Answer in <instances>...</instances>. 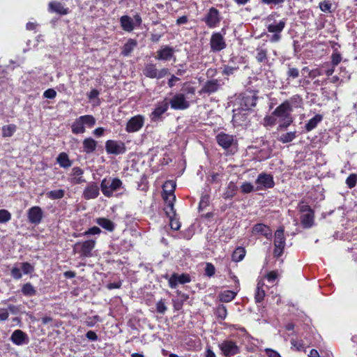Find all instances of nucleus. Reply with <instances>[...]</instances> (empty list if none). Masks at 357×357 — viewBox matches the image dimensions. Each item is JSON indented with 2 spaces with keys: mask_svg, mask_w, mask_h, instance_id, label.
Masks as SVG:
<instances>
[{
  "mask_svg": "<svg viewBox=\"0 0 357 357\" xmlns=\"http://www.w3.org/2000/svg\"><path fill=\"white\" fill-rule=\"evenodd\" d=\"M284 102H287L289 103V107L291 111L293 107H301L303 105V99L301 96L298 94L291 96L289 100H285Z\"/></svg>",
  "mask_w": 357,
  "mask_h": 357,
  "instance_id": "40",
  "label": "nucleus"
},
{
  "mask_svg": "<svg viewBox=\"0 0 357 357\" xmlns=\"http://www.w3.org/2000/svg\"><path fill=\"white\" fill-rule=\"evenodd\" d=\"M48 11L61 15H65L69 13L70 10L68 8L65 7L61 3L53 1H50L48 4Z\"/></svg>",
  "mask_w": 357,
  "mask_h": 357,
  "instance_id": "25",
  "label": "nucleus"
},
{
  "mask_svg": "<svg viewBox=\"0 0 357 357\" xmlns=\"http://www.w3.org/2000/svg\"><path fill=\"white\" fill-rule=\"evenodd\" d=\"M258 96L252 91H246L241 94L238 99L237 105L238 107L233 109V121H238L242 119L243 112L251 110L257 105Z\"/></svg>",
  "mask_w": 357,
  "mask_h": 357,
  "instance_id": "1",
  "label": "nucleus"
},
{
  "mask_svg": "<svg viewBox=\"0 0 357 357\" xmlns=\"http://www.w3.org/2000/svg\"><path fill=\"white\" fill-rule=\"evenodd\" d=\"M21 268L24 274H30L34 271L33 266L28 262L22 263Z\"/></svg>",
  "mask_w": 357,
  "mask_h": 357,
  "instance_id": "55",
  "label": "nucleus"
},
{
  "mask_svg": "<svg viewBox=\"0 0 357 357\" xmlns=\"http://www.w3.org/2000/svg\"><path fill=\"white\" fill-rule=\"evenodd\" d=\"M180 94H184L186 98H190V96H192L195 94V88L192 86L189 82H185L183 84Z\"/></svg>",
  "mask_w": 357,
  "mask_h": 357,
  "instance_id": "38",
  "label": "nucleus"
},
{
  "mask_svg": "<svg viewBox=\"0 0 357 357\" xmlns=\"http://www.w3.org/2000/svg\"><path fill=\"white\" fill-rule=\"evenodd\" d=\"M291 109L287 102H284L275 108L273 114L282 119H286L291 116Z\"/></svg>",
  "mask_w": 357,
  "mask_h": 357,
  "instance_id": "24",
  "label": "nucleus"
},
{
  "mask_svg": "<svg viewBox=\"0 0 357 357\" xmlns=\"http://www.w3.org/2000/svg\"><path fill=\"white\" fill-rule=\"evenodd\" d=\"M144 123V117L143 116H135L127 122L126 130L128 132H137L143 127Z\"/></svg>",
  "mask_w": 357,
  "mask_h": 357,
  "instance_id": "17",
  "label": "nucleus"
},
{
  "mask_svg": "<svg viewBox=\"0 0 357 357\" xmlns=\"http://www.w3.org/2000/svg\"><path fill=\"white\" fill-rule=\"evenodd\" d=\"M342 60V56L339 53H333L331 55V62L333 66L338 65Z\"/></svg>",
  "mask_w": 357,
  "mask_h": 357,
  "instance_id": "64",
  "label": "nucleus"
},
{
  "mask_svg": "<svg viewBox=\"0 0 357 357\" xmlns=\"http://www.w3.org/2000/svg\"><path fill=\"white\" fill-rule=\"evenodd\" d=\"M332 3L329 1L324 0L319 3V8L324 13H331Z\"/></svg>",
  "mask_w": 357,
  "mask_h": 357,
  "instance_id": "51",
  "label": "nucleus"
},
{
  "mask_svg": "<svg viewBox=\"0 0 357 357\" xmlns=\"http://www.w3.org/2000/svg\"><path fill=\"white\" fill-rule=\"evenodd\" d=\"M170 220V227L172 229L178 230L181 227L180 222L174 217L169 218Z\"/></svg>",
  "mask_w": 357,
  "mask_h": 357,
  "instance_id": "63",
  "label": "nucleus"
},
{
  "mask_svg": "<svg viewBox=\"0 0 357 357\" xmlns=\"http://www.w3.org/2000/svg\"><path fill=\"white\" fill-rule=\"evenodd\" d=\"M175 188L176 183L173 181H166L163 186L164 193L167 195L164 197L167 204L165 211L169 218L174 217L176 215V211L174 208V204L176 200V197L174 194Z\"/></svg>",
  "mask_w": 357,
  "mask_h": 357,
  "instance_id": "3",
  "label": "nucleus"
},
{
  "mask_svg": "<svg viewBox=\"0 0 357 357\" xmlns=\"http://www.w3.org/2000/svg\"><path fill=\"white\" fill-rule=\"evenodd\" d=\"M287 79L297 78L299 76V70L296 68H292L289 66L288 70L287 72Z\"/></svg>",
  "mask_w": 357,
  "mask_h": 357,
  "instance_id": "53",
  "label": "nucleus"
},
{
  "mask_svg": "<svg viewBox=\"0 0 357 357\" xmlns=\"http://www.w3.org/2000/svg\"><path fill=\"white\" fill-rule=\"evenodd\" d=\"M222 68H223V70H222V74L223 75L229 76V75H234V73L237 70H238V66H231V64L228 63L227 65H224Z\"/></svg>",
  "mask_w": 357,
  "mask_h": 357,
  "instance_id": "46",
  "label": "nucleus"
},
{
  "mask_svg": "<svg viewBox=\"0 0 357 357\" xmlns=\"http://www.w3.org/2000/svg\"><path fill=\"white\" fill-rule=\"evenodd\" d=\"M190 282V278L188 274H178L174 273L169 279V285L171 288L174 289L176 287L178 284H185Z\"/></svg>",
  "mask_w": 357,
  "mask_h": 357,
  "instance_id": "23",
  "label": "nucleus"
},
{
  "mask_svg": "<svg viewBox=\"0 0 357 357\" xmlns=\"http://www.w3.org/2000/svg\"><path fill=\"white\" fill-rule=\"evenodd\" d=\"M97 145L98 142L92 137L85 138L82 142L83 152L91 154L96 150Z\"/></svg>",
  "mask_w": 357,
  "mask_h": 357,
  "instance_id": "27",
  "label": "nucleus"
},
{
  "mask_svg": "<svg viewBox=\"0 0 357 357\" xmlns=\"http://www.w3.org/2000/svg\"><path fill=\"white\" fill-rule=\"evenodd\" d=\"M168 108L169 102L167 100L158 102L151 114V120L153 121H157L160 119L162 115L167 111Z\"/></svg>",
  "mask_w": 357,
  "mask_h": 357,
  "instance_id": "21",
  "label": "nucleus"
},
{
  "mask_svg": "<svg viewBox=\"0 0 357 357\" xmlns=\"http://www.w3.org/2000/svg\"><path fill=\"white\" fill-rule=\"evenodd\" d=\"M252 233L259 234L265 236L267 239H271L272 237V231L270 227L261 223H258L254 225L252 228Z\"/></svg>",
  "mask_w": 357,
  "mask_h": 357,
  "instance_id": "26",
  "label": "nucleus"
},
{
  "mask_svg": "<svg viewBox=\"0 0 357 357\" xmlns=\"http://www.w3.org/2000/svg\"><path fill=\"white\" fill-rule=\"evenodd\" d=\"M238 291V289L235 291L225 290L219 294V298L221 302L228 303L233 301Z\"/></svg>",
  "mask_w": 357,
  "mask_h": 357,
  "instance_id": "36",
  "label": "nucleus"
},
{
  "mask_svg": "<svg viewBox=\"0 0 357 357\" xmlns=\"http://www.w3.org/2000/svg\"><path fill=\"white\" fill-rule=\"evenodd\" d=\"M167 306L165 305V301L161 299L156 303V311L160 314H165L167 311Z\"/></svg>",
  "mask_w": 357,
  "mask_h": 357,
  "instance_id": "54",
  "label": "nucleus"
},
{
  "mask_svg": "<svg viewBox=\"0 0 357 357\" xmlns=\"http://www.w3.org/2000/svg\"><path fill=\"white\" fill-rule=\"evenodd\" d=\"M96 222L108 231H113L115 229V224L105 218H98L96 220Z\"/></svg>",
  "mask_w": 357,
  "mask_h": 357,
  "instance_id": "33",
  "label": "nucleus"
},
{
  "mask_svg": "<svg viewBox=\"0 0 357 357\" xmlns=\"http://www.w3.org/2000/svg\"><path fill=\"white\" fill-rule=\"evenodd\" d=\"M246 254L245 249L243 247L236 248L231 255V259L234 261L238 262L242 261Z\"/></svg>",
  "mask_w": 357,
  "mask_h": 357,
  "instance_id": "39",
  "label": "nucleus"
},
{
  "mask_svg": "<svg viewBox=\"0 0 357 357\" xmlns=\"http://www.w3.org/2000/svg\"><path fill=\"white\" fill-rule=\"evenodd\" d=\"M326 68L324 66L321 68H316L314 70H311L309 71V77L312 79H314L317 77L321 76L324 75V68Z\"/></svg>",
  "mask_w": 357,
  "mask_h": 357,
  "instance_id": "52",
  "label": "nucleus"
},
{
  "mask_svg": "<svg viewBox=\"0 0 357 357\" xmlns=\"http://www.w3.org/2000/svg\"><path fill=\"white\" fill-rule=\"evenodd\" d=\"M276 13H273L267 16L266 21L268 24L267 30L273 34L270 38V41L272 43H277L281 38V32L284 29L286 24V20L282 19L278 23L275 21V16Z\"/></svg>",
  "mask_w": 357,
  "mask_h": 357,
  "instance_id": "4",
  "label": "nucleus"
},
{
  "mask_svg": "<svg viewBox=\"0 0 357 357\" xmlns=\"http://www.w3.org/2000/svg\"><path fill=\"white\" fill-rule=\"evenodd\" d=\"M357 183V175L356 174H350L346 179V184L349 188H353Z\"/></svg>",
  "mask_w": 357,
  "mask_h": 357,
  "instance_id": "50",
  "label": "nucleus"
},
{
  "mask_svg": "<svg viewBox=\"0 0 357 357\" xmlns=\"http://www.w3.org/2000/svg\"><path fill=\"white\" fill-rule=\"evenodd\" d=\"M56 162L63 169H68L73 165V161L69 158L68 155L65 152L60 153L56 157Z\"/></svg>",
  "mask_w": 357,
  "mask_h": 357,
  "instance_id": "28",
  "label": "nucleus"
},
{
  "mask_svg": "<svg viewBox=\"0 0 357 357\" xmlns=\"http://www.w3.org/2000/svg\"><path fill=\"white\" fill-rule=\"evenodd\" d=\"M174 52L175 50L172 47L169 45H163L157 52L155 59L158 61H167L174 58V60L175 61L176 58L174 56Z\"/></svg>",
  "mask_w": 357,
  "mask_h": 357,
  "instance_id": "19",
  "label": "nucleus"
},
{
  "mask_svg": "<svg viewBox=\"0 0 357 357\" xmlns=\"http://www.w3.org/2000/svg\"><path fill=\"white\" fill-rule=\"evenodd\" d=\"M215 272V266L211 263H206L205 267V275L208 277H212Z\"/></svg>",
  "mask_w": 357,
  "mask_h": 357,
  "instance_id": "57",
  "label": "nucleus"
},
{
  "mask_svg": "<svg viewBox=\"0 0 357 357\" xmlns=\"http://www.w3.org/2000/svg\"><path fill=\"white\" fill-rule=\"evenodd\" d=\"M240 189L243 194H248L255 190L254 185L250 182L243 183Z\"/></svg>",
  "mask_w": 357,
  "mask_h": 357,
  "instance_id": "49",
  "label": "nucleus"
},
{
  "mask_svg": "<svg viewBox=\"0 0 357 357\" xmlns=\"http://www.w3.org/2000/svg\"><path fill=\"white\" fill-rule=\"evenodd\" d=\"M17 127L14 124L4 126L2 128V136L3 137H11L16 131Z\"/></svg>",
  "mask_w": 357,
  "mask_h": 357,
  "instance_id": "45",
  "label": "nucleus"
},
{
  "mask_svg": "<svg viewBox=\"0 0 357 357\" xmlns=\"http://www.w3.org/2000/svg\"><path fill=\"white\" fill-rule=\"evenodd\" d=\"M274 246L282 248L285 247V238L284 236L283 227L278 228L275 233Z\"/></svg>",
  "mask_w": 357,
  "mask_h": 357,
  "instance_id": "31",
  "label": "nucleus"
},
{
  "mask_svg": "<svg viewBox=\"0 0 357 357\" xmlns=\"http://www.w3.org/2000/svg\"><path fill=\"white\" fill-rule=\"evenodd\" d=\"M299 211L303 213H307L310 212L314 211L309 205L304 204L303 202H301L298 204V206Z\"/></svg>",
  "mask_w": 357,
  "mask_h": 357,
  "instance_id": "62",
  "label": "nucleus"
},
{
  "mask_svg": "<svg viewBox=\"0 0 357 357\" xmlns=\"http://www.w3.org/2000/svg\"><path fill=\"white\" fill-rule=\"evenodd\" d=\"M168 73L167 68H162L158 70L156 65L152 63H147L144 65L143 68V74L151 79H162Z\"/></svg>",
  "mask_w": 357,
  "mask_h": 357,
  "instance_id": "10",
  "label": "nucleus"
},
{
  "mask_svg": "<svg viewBox=\"0 0 357 357\" xmlns=\"http://www.w3.org/2000/svg\"><path fill=\"white\" fill-rule=\"evenodd\" d=\"M11 342L17 346L26 344L29 343V337L26 333L22 330L17 329L13 332L10 336Z\"/></svg>",
  "mask_w": 357,
  "mask_h": 357,
  "instance_id": "22",
  "label": "nucleus"
},
{
  "mask_svg": "<svg viewBox=\"0 0 357 357\" xmlns=\"http://www.w3.org/2000/svg\"><path fill=\"white\" fill-rule=\"evenodd\" d=\"M221 80L213 79L207 80L202 86L200 93L212 94L217 92L221 87Z\"/></svg>",
  "mask_w": 357,
  "mask_h": 357,
  "instance_id": "20",
  "label": "nucleus"
},
{
  "mask_svg": "<svg viewBox=\"0 0 357 357\" xmlns=\"http://www.w3.org/2000/svg\"><path fill=\"white\" fill-rule=\"evenodd\" d=\"M296 137V132H289L284 134H282L278 137V141L280 142L285 144L292 142Z\"/></svg>",
  "mask_w": 357,
  "mask_h": 357,
  "instance_id": "43",
  "label": "nucleus"
},
{
  "mask_svg": "<svg viewBox=\"0 0 357 357\" xmlns=\"http://www.w3.org/2000/svg\"><path fill=\"white\" fill-rule=\"evenodd\" d=\"M221 20L222 16L220 11L214 7L210 8L202 20L209 29L219 26Z\"/></svg>",
  "mask_w": 357,
  "mask_h": 357,
  "instance_id": "9",
  "label": "nucleus"
},
{
  "mask_svg": "<svg viewBox=\"0 0 357 357\" xmlns=\"http://www.w3.org/2000/svg\"><path fill=\"white\" fill-rule=\"evenodd\" d=\"M323 120L321 114H316L314 117L310 119L305 126V129L307 132H310L314 129L317 125Z\"/></svg>",
  "mask_w": 357,
  "mask_h": 357,
  "instance_id": "35",
  "label": "nucleus"
},
{
  "mask_svg": "<svg viewBox=\"0 0 357 357\" xmlns=\"http://www.w3.org/2000/svg\"><path fill=\"white\" fill-rule=\"evenodd\" d=\"M124 189L123 182L119 178L107 177L100 182V190L106 197H112L115 192Z\"/></svg>",
  "mask_w": 357,
  "mask_h": 357,
  "instance_id": "2",
  "label": "nucleus"
},
{
  "mask_svg": "<svg viewBox=\"0 0 357 357\" xmlns=\"http://www.w3.org/2000/svg\"><path fill=\"white\" fill-rule=\"evenodd\" d=\"M65 195V190L63 189L50 190L46 193L47 198L55 200L62 199Z\"/></svg>",
  "mask_w": 357,
  "mask_h": 357,
  "instance_id": "42",
  "label": "nucleus"
},
{
  "mask_svg": "<svg viewBox=\"0 0 357 357\" xmlns=\"http://www.w3.org/2000/svg\"><path fill=\"white\" fill-rule=\"evenodd\" d=\"M255 183L257 185L255 191L273 188L275 185L273 176L270 174L264 172L258 175Z\"/></svg>",
  "mask_w": 357,
  "mask_h": 357,
  "instance_id": "12",
  "label": "nucleus"
},
{
  "mask_svg": "<svg viewBox=\"0 0 357 357\" xmlns=\"http://www.w3.org/2000/svg\"><path fill=\"white\" fill-rule=\"evenodd\" d=\"M137 40L132 38H129L127 42L124 44L121 50V55L123 56H128L130 55L132 52L137 47Z\"/></svg>",
  "mask_w": 357,
  "mask_h": 357,
  "instance_id": "29",
  "label": "nucleus"
},
{
  "mask_svg": "<svg viewBox=\"0 0 357 357\" xmlns=\"http://www.w3.org/2000/svg\"><path fill=\"white\" fill-rule=\"evenodd\" d=\"M218 348L221 351V354L225 357H231L241 353V347L237 342L226 339L218 343Z\"/></svg>",
  "mask_w": 357,
  "mask_h": 357,
  "instance_id": "7",
  "label": "nucleus"
},
{
  "mask_svg": "<svg viewBox=\"0 0 357 357\" xmlns=\"http://www.w3.org/2000/svg\"><path fill=\"white\" fill-rule=\"evenodd\" d=\"M314 211L310 213L308 212L307 213H304L303 215H302L301 217V222L302 227L305 229L312 227L314 225Z\"/></svg>",
  "mask_w": 357,
  "mask_h": 357,
  "instance_id": "30",
  "label": "nucleus"
},
{
  "mask_svg": "<svg viewBox=\"0 0 357 357\" xmlns=\"http://www.w3.org/2000/svg\"><path fill=\"white\" fill-rule=\"evenodd\" d=\"M100 185L94 181L87 183L82 192V197L84 199H94L100 195Z\"/></svg>",
  "mask_w": 357,
  "mask_h": 357,
  "instance_id": "15",
  "label": "nucleus"
},
{
  "mask_svg": "<svg viewBox=\"0 0 357 357\" xmlns=\"http://www.w3.org/2000/svg\"><path fill=\"white\" fill-rule=\"evenodd\" d=\"M278 277V273L277 271H270L266 275L267 280L271 283L275 282V280H277Z\"/></svg>",
  "mask_w": 357,
  "mask_h": 357,
  "instance_id": "60",
  "label": "nucleus"
},
{
  "mask_svg": "<svg viewBox=\"0 0 357 357\" xmlns=\"http://www.w3.org/2000/svg\"><path fill=\"white\" fill-rule=\"evenodd\" d=\"M209 204V197L208 195H203L199 204V211L205 208Z\"/></svg>",
  "mask_w": 357,
  "mask_h": 357,
  "instance_id": "59",
  "label": "nucleus"
},
{
  "mask_svg": "<svg viewBox=\"0 0 357 357\" xmlns=\"http://www.w3.org/2000/svg\"><path fill=\"white\" fill-rule=\"evenodd\" d=\"M264 282H259L255 293V299L257 303H261L265 296V291L263 289Z\"/></svg>",
  "mask_w": 357,
  "mask_h": 357,
  "instance_id": "41",
  "label": "nucleus"
},
{
  "mask_svg": "<svg viewBox=\"0 0 357 357\" xmlns=\"http://www.w3.org/2000/svg\"><path fill=\"white\" fill-rule=\"evenodd\" d=\"M101 231H102L99 227L94 226V227L89 228L86 231H85L83 233V235L84 236L98 235L101 233Z\"/></svg>",
  "mask_w": 357,
  "mask_h": 357,
  "instance_id": "56",
  "label": "nucleus"
},
{
  "mask_svg": "<svg viewBox=\"0 0 357 357\" xmlns=\"http://www.w3.org/2000/svg\"><path fill=\"white\" fill-rule=\"evenodd\" d=\"M120 23L122 29L127 31L131 32L134 29V23L132 19L128 15H123L120 18Z\"/></svg>",
  "mask_w": 357,
  "mask_h": 357,
  "instance_id": "32",
  "label": "nucleus"
},
{
  "mask_svg": "<svg viewBox=\"0 0 357 357\" xmlns=\"http://www.w3.org/2000/svg\"><path fill=\"white\" fill-rule=\"evenodd\" d=\"M225 31L222 29V32H213L210 38V48L212 52H219L227 47V43L224 37Z\"/></svg>",
  "mask_w": 357,
  "mask_h": 357,
  "instance_id": "8",
  "label": "nucleus"
},
{
  "mask_svg": "<svg viewBox=\"0 0 357 357\" xmlns=\"http://www.w3.org/2000/svg\"><path fill=\"white\" fill-rule=\"evenodd\" d=\"M168 102L171 108L174 110H184L188 109L190 105L186 96L179 93H175Z\"/></svg>",
  "mask_w": 357,
  "mask_h": 357,
  "instance_id": "14",
  "label": "nucleus"
},
{
  "mask_svg": "<svg viewBox=\"0 0 357 357\" xmlns=\"http://www.w3.org/2000/svg\"><path fill=\"white\" fill-rule=\"evenodd\" d=\"M216 142L218 144L225 150L236 149L237 146V141L235 137L223 132L216 135Z\"/></svg>",
  "mask_w": 357,
  "mask_h": 357,
  "instance_id": "11",
  "label": "nucleus"
},
{
  "mask_svg": "<svg viewBox=\"0 0 357 357\" xmlns=\"http://www.w3.org/2000/svg\"><path fill=\"white\" fill-rule=\"evenodd\" d=\"M68 181L72 185L86 183V179L84 178V170L79 167H74L69 174Z\"/></svg>",
  "mask_w": 357,
  "mask_h": 357,
  "instance_id": "18",
  "label": "nucleus"
},
{
  "mask_svg": "<svg viewBox=\"0 0 357 357\" xmlns=\"http://www.w3.org/2000/svg\"><path fill=\"white\" fill-rule=\"evenodd\" d=\"M43 96L48 99H54L56 96V92L54 89H48L44 91Z\"/></svg>",
  "mask_w": 357,
  "mask_h": 357,
  "instance_id": "61",
  "label": "nucleus"
},
{
  "mask_svg": "<svg viewBox=\"0 0 357 357\" xmlns=\"http://www.w3.org/2000/svg\"><path fill=\"white\" fill-rule=\"evenodd\" d=\"M27 218L31 224L38 225L43 220V211L40 206H32L27 211Z\"/></svg>",
  "mask_w": 357,
  "mask_h": 357,
  "instance_id": "16",
  "label": "nucleus"
},
{
  "mask_svg": "<svg viewBox=\"0 0 357 357\" xmlns=\"http://www.w3.org/2000/svg\"><path fill=\"white\" fill-rule=\"evenodd\" d=\"M215 314L216 316L224 320L227 314V308L224 305H219L215 310Z\"/></svg>",
  "mask_w": 357,
  "mask_h": 357,
  "instance_id": "47",
  "label": "nucleus"
},
{
  "mask_svg": "<svg viewBox=\"0 0 357 357\" xmlns=\"http://www.w3.org/2000/svg\"><path fill=\"white\" fill-rule=\"evenodd\" d=\"M267 54L268 51L266 49L262 47H258L256 49L255 59L259 63H267L268 62Z\"/></svg>",
  "mask_w": 357,
  "mask_h": 357,
  "instance_id": "37",
  "label": "nucleus"
},
{
  "mask_svg": "<svg viewBox=\"0 0 357 357\" xmlns=\"http://www.w3.org/2000/svg\"><path fill=\"white\" fill-rule=\"evenodd\" d=\"M96 123L95 117L90 114L80 116L71 125V131L75 135L83 134L86 128H91Z\"/></svg>",
  "mask_w": 357,
  "mask_h": 357,
  "instance_id": "5",
  "label": "nucleus"
},
{
  "mask_svg": "<svg viewBox=\"0 0 357 357\" xmlns=\"http://www.w3.org/2000/svg\"><path fill=\"white\" fill-rule=\"evenodd\" d=\"M243 63V58L237 56H232L229 61L228 63L231 64V66H238L239 65Z\"/></svg>",
  "mask_w": 357,
  "mask_h": 357,
  "instance_id": "58",
  "label": "nucleus"
},
{
  "mask_svg": "<svg viewBox=\"0 0 357 357\" xmlns=\"http://www.w3.org/2000/svg\"><path fill=\"white\" fill-rule=\"evenodd\" d=\"M237 190V185L234 182L231 181L229 183L225 191L222 194V197L225 199H231L236 195Z\"/></svg>",
  "mask_w": 357,
  "mask_h": 357,
  "instance_id": "34",
  "label": "nucleus"
},
{
  "mask_svg": "<svg viewBox=\"0 0 357 357\" xmlns=\"http://www.w3.org/2000/svg\"><path fill=\"white\" fill-rule=\"evenodd\" d=\"M11 213L6 209H0V223L4 224L11 220Z\"/></svg>",
  "mask_w": 357,
  "mask_h": 357,
  "instance_id": "48",
  "label": "nucleus"
},
{
  "mask_svg": "<svg viewBox=\"0 0 357 357\" xmlns=\"http://www.w3.org/2000/svg\"><path fill=\"white\" fill-rule=\"evenodd\" d=\"M95 245L96 240L93 239L77 242L73 247V252L74 254H78L82 259L91 257Z\"/></svg>",
  "mask_w": 357,
  "mask_h": 357,
  "instance_id": "6",
  "label": "nucleus"
},
{
  "mask_svg": "<svg viewBox=\"0 0 357 357\" xmlns=\"http://www.w3.org/2000/svg\"><path fill=\"white\" fill-rule=\"evenodd\" d=\"M22 293L26 296H33L36 294V290L31 283L28 282L23 285Z\"/></svg>",
  "mask_w": 357,
  "mask_h": 357,
  "instance_id": "44",
  "label": "nucleus"
},
{
  "mask_svg": "<svg viewBox=\"0 0 357 357\" xmlns=\"http://www.w3.org/2000/svg\"><path fill=\"white\" fill-rule=\"evenodd\" d=\"M105 150L108 154L118 155L126 152V146L122 141L109 139L105 142Z\"/></svg>",
  "mask_w": 357,
  "mask_h": 357,
  "instance_id": "13",
  "label": "nucleus"
}]
</instances>
